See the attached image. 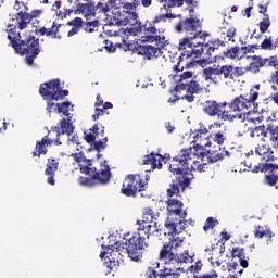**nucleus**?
<instances>
[{"label":"nucleus","instance_id":"1","mask_svg":"<svg viewBox=\"0 0 278 278\" xmlns=\"http://www.w3.org/2000/svg\"><path fill=\"white\" fill-rule=\"evenodd\" d=\"M203 155V152H197L192 149H182L178 155L174 156L169 162V170L175 175L169 188L167 189V197H179V193L185 191L191 184L188 173L198 170V173H205L207 170V163L201 164L199 161H193L194 157ZM193 161V162H192ZM190 162L192 164L190 165Z\"/></svg>","mask_w":278,"mask_h":278},{"label":"nucleus","instance_id":"2","mask_svg":"<svg viewBox=\"0 0 278 278\" xmlns=\"http://www.w3.org/2000/svg\"><path fill=\"white\" fill-rule=\"evenodd\" d=\"M157 215L153 212L151 207H146L142 215V220H137L138 232L132 235L125 243L121 241L115 242L114 249L118 250L122 255H128L131 262H142V253L149 243V237L151 236V229L154 224L155 230L152 232L153 235L160 233V229L157 228Z\"/></svg>","mask_w":278,"mask_h":278},{"label":"nucleus","instance_id":"3","mask_svg":"<svg viewBox=\"0 0 278 278\" xmlns=\"http://www.w3.org/2000/svg\"><path fill=\"white\" fill-rule=\"evenodd\" d=\"M72 157L77 164H79V172L87 177L80 176L78 178L79 186H85L86 188H94V186H105L110 182L112 178V172L110 170V165L101 163L99 167L92 165V159H86L84 152L73 153ZM85 162L86 165H81Z\"/></svg>","mask_w":278,"mask_h":278},{"label":"nucleus","instance_id":"4","mask_svg":"<svg viewBox=\"0 0 278 278\" xmlns=\"http://www.w3.org/2000/svg\"><path fill=\"white\" fill-rule=\"evenodd\" d=\"M203 37L186 36L179 39L178 49L182 51L178 58V62L174 65L176 73H181L185 68H194L197 59L203 55Z\"/></svg>","mask_w":278,"mask_h":278},{"label":"nucleus","instance_id":"5","mask_svg":"<svg viewBox=\"0 0 278 278\" xmlns=\"http://www.w3.org/2000/svg\"><path fill=\"white\" fill-rule=\"evenodd\" d=\"M8 40L15 53L26 55L25 62L28 66H34V60L40 55V39L29 35L26 40L21 39V33H10Z\"/></svg>","mask_w":278,"mask_h":278},{"label":"nucleus","instance_id":"6","mask_svg":"<svg viewBox=\"0 0 278 278\" xmlns=\"http://www.w3.org/2000/svg\"><path fill=\"white\" fill-rule=\"evenodd\" d=\"M168 217L165 227L168 229V236H177L186 231L188 222L186 216L188 213L184 211V202L177 199H168L166 201Z\"/></svg>","mask_w":278,"mask_h":278},{"label":"nucleus","instance_id":"7","mask_svg":"<svg viewBox=\"0 0 278 278\" xmlns=\"http://www.w3.org/2000/svg\"><path fill=\"white\" fill-rule=\"evenodd\" d=\"M244 67L235 66L232 64L213 65L203 70L205 81H215L217 77L224 81H233L244 75Z\"/></svg>","mask_w":278,"mask_h":278},{"label":"nucleus","instance_id":"8","mask_svg":"<svg viewBox=\"0 0 278 278\" xmlns=\"http://www.w3.org/2000/svg\"><path fill=\"white\" fill-rule=\"evenodd\" d=\"M260 93L255 90H250V93L240 94L236 97L231 102H226L228 114L233 112H241V114H251V112H257V99Z\"/></svg>","mask_w":278,"mask_h":278},{"label":"nucleus","instance_id":"9","mask_svg":"<svg viewBox=\"0 0 278 278\" xmlns=\"http://www.w3.org/2000/svg\"><path fill=\"white\" fill-rule=\"evenodd\" d=\"M149 188V182L140 176V174H128L122 185L121 192L124 197H132L136 199L138 192H144Z\"/></svg>","mask_w":278,"mask_h":278},{"label":"nucleus","instance_id":"10","mask_svg":"<svg viewBox=\"0 0 278 278\" xmlns=\"http://www.w3.org/2000/svg\"><path fill=\"white\" fill-rule=\"evenodd\" d=\"M225 108H227V102L218 103L216 100H207L204 102L203 112L207 116H217L220 121H229V123L242 118V114H229Z\"/></svg>","mask_w":278,"mask_h":278},{"label":"nucleus","instance_id":"11","mask_svg":"<svg viewBox=\"0 0 278 278\" xmlns=\"http://www.w3.org/2000/svg\"><path fill=\"white\" fill-rule=\"evenodd\" d=\"M148 42H160L157 47L151 45H141L137 47L138 55H142L144 60H153L155 58H162V49H164V41L166 37L164 36H147Z\"/></svg>","mask_w":278,"mask_h":278},{"label":"nucleus","instance_id":"12","mask_svg":"<svg viewBox=\"0 0 278 278\" xmlns=\"http://www.w3.org/2000/svg\"><path fill=\"white\" fill-rule=\"evenodd\" d=\"M175 29L178 34H186V36H191L195 38H205L210 36L207 33L201 30V22L193 17L181 20L175 25Z\"/></svg>","mask_w":278,"mask_h":278},{"label":"nucleus","instance_id":"13","mask_svg":"<svg viewBox=\"0 0 278 278\" xmlns=\"http://www.w3.org/2000/svg\"><path fill=\"white\" fill-rule=\"evenodd\" d=\"M252 173H263V184L278 190V164H260L252 168Z\"/></svg>","mask_w":278,"mask_h":278},{"label":"nucleus","instance_id":"14","mask_svg":"<svg viewBox=\"0 0 278 278\" xmlns=\"http://www.w3.org/2000/svg\"><path fill=\"white\" fill-rule=\"evenodd\" d=\"M60 128L55 127V129L48 131V135L45 136L40 141H37L35 151L33 152V157H40V155H47V147H51V144H55L60 147L62 141H60Z\"/></svg>","mask_w":278,"mask_h":278},{"label":"nucleus","instance_id":"15","mask_svg":"<svg viewBox=\"0 0 278 278\" xmlns=\"http://www.w3.org/2000/svg\"><path fill=\"white\" fill-rule=\"evenodd\" d=\"M31 23V15L27 12H18L15 17L12 18V23L9 24L7 27V33L8 36H10V34H18L16 27L23 31V29H27V25H29Z\"/></svg>","mask_w":278,"mask_h":278},{"label":"nucleus","instance_id":"16","mask_svg":"<svg viewBox=\"0 0 278 278\" xmlns=\"http://www.w3.org/2000/svg\"><path fill=\"white\" fill-rule=\"evenodd\" d=\"M181 244H184V238L173 237V239L163 244L159 254L160 260L166 262L167 260L175 257L177 255L175 251H177Z\"/></svg>","mask_w":278,"mask_h":278},{"label":"nucleus","instance_id":"17","mask_svg":"<svg viewBox=\"0 0 278 278\" xmlns=\"http://www.w3.org/2000/svg\"><path fill=\"white\" fill-rule=\"evenodd\" d=\"M192 261V256H190L188 250H186L182 254H176L172 258H167V261L164 262L165 265L163 268H170V270L175 273H177V270L184 271L180 264H190Z\"/></svg>","mask_w":278,"mask_h":278},{"label":"nucleus","instance_id":"18","mask_svg":"<svg viewBox=\"0 0 278 278\" xmlns=\"http://www.w3.org/2000/svg\"><path fill=\"white\" fill-rule=\"evenodd\" d=\"M59 88L60 79H53L40 85L39 94L45 99V101H55Z\"/></svg>","mask_w":278,"mask_h":278},{"label":"nucleus","instance_id":"19","mask_svg":"<svg viewBox=\"0 0 278 278\" xmlns=\"http://www.w3.org/2000/svg\"><path fill=\"white\" fill-rule=\"evenodd\" d=\"M207 134L208 131H207V128L205 127L194 130L191 134V137L193 139L192 142L194 143V146L189 149H192V151H195V152H202L203 147H210L212 143L207 142V138H210V135Z\"/></svg>","mask_w":278,"mask_h":278},{"label":"nucleus","instance_id":"20","mask_svg":"<svg viewBox=\"0 0 278 278\" xmlns=\"http://www.w3.org/2000/svg\"><path fill=\"white\" fill-rule=\"evenodd\" d=\"M164 160H170V154L162 155L160 153L151 152L150 154H147L143 157L142 164L147 166H151L152 170H155V168H157L159 170H162V166H163L162 162H164Z\"/></svg>","mask_w":278,"mask_h":278},{"label":"nucleus","instance_id":"21","mask_svg":"<svg viewBox=\"0 0 278 278\" xmlns=\"http://www.w3.org/2000/svg\"><path fill=\"white\" fill-rule=\"evenodd\" d=\"M218 37L224 40L226 45L227 42H236V39H233L236 38V26L231 22L224 20L218 29Z\"/></svg>","mask_w":278,"mask_h":278},{"label":"nucleus","instance_id":"22","mask_svg":"<svg viewBox=\"0 0 278 278\" xmlns=\"http://www.w3.org/2000/svg\"><path fill=\"white\" fill-rule=\"evenodd\" d=\"M223 125L220 123L215 122L208 126V130L211 131L210 137L213 142H216L219 147L227 142V131L225 129L220 130Z\"/></svg>","mask_w":278,"mask_h":278},{"label":"nucleus","instance_id":"23","mask_svg":"<svg viewBox=\"0 0 278 278\" xmlns=\"http://www.w3.org/2000/svg\"><path fill=\"white\" fill-rule=\"evenodd\" d=\"M255 153L256 155H260V157H262L261 159L262 162L255 166H260V164H273L269 162H275V160H277L275 155H273L274 154L273 149H270V147L266 144L257 146L255 148Z\"/></svg>","mask_w":278,"mask_h":278},{"label":"nucleus","instance_id":"24","mask_svg":"<svg viewBox=\"0 0 278 278\" xmlns=\"http://www.w3.org/2000/svg\"><path fill=\"white\" fill-rule=\"evenodd\" d=\"M174 90L175 92L186 90L187 94H199L201 92V86L197 80H190L189 83L178 81Z\"/></svg>","mask_w":278,"mask_h":278},{"label":"nucleus","instance_id":"25","mask_svg":"<svg viewBox=\"0 0 278 278\" xmlns=\"http://www.w3.org/2000/svg\"><path fill=\"white\" fill-rule=\"evenodd\" d=\"M220 47H227V43L224 41V39L217 37V38H212L208 41H204L203 43V53H205L206 50V55H212L214 51H218Z\"/></svg>","mask_w":278,"mask_h":278},{"label":"nucleus","instance_id":"26","mask_svg":"<svg viewBox=\"0 0 278 278\" xmlns=\"http://www.w3.org/2000/svg\"><path fill=\"white\" fill-rule=\"evenodd\" d=\"M206 157L208 162H220V160H225V157H229V151L225 149H220V147H214L207 150Z\"/></svg>","mask_w":278,"mask_h":278},{"label":"nucleus","instance_id":"27","mask_svg":"<svg viewBox=\"0 0 278 278\" xmlns=\"http://www.w3.org/2000/svg\"><path fill=\"white\" fill-rule=\"evenodd\" d=\"M254 238L262 240V238H267V244L273 243V238H275V233L270 229H264L263 226L254 227Z\"/></svg>","mask_w":278,"mask_h":278},{"label":"nucleus","instance_id":"28","mask_svg":"<svg viewBox=\"0 0 278 278\" xmlns=\"http://www.w3.org/2000/svg\"><path fill=\"white\" fill-rule=\"evenodd\" d=\"M232 260H236V257L240 262V266L242 268H249V261H247V256L244 255V248L235 247L230 251Z\"/></svg>","mask_w":278,"mask_h":278},{"label":"nucleus","instance_id":"29","mask_svg":"<svg viewBox=\"0 0 278 278\" xmlns=\"http://www.w3.org/2000/svg\"><path fill=\"white\" fill-rule=\"evenodd\" d=\"M156 21H157V16H155L154 20L150 22H146L143 26L139 22V26L137 27L136 31L137 33L144 31V34H157V28L155 27V25L162 22L161 21L156 22Z\"/></svg>","mask_w":278,"mask_h":278},{"label":"nucleus","instance_id":"30","mask_svg":"<svg viewBox=\"0 0 278 278\" xmlns=\"http://www.w3.org/2000/svg\"><path fill=\"white\" fill-rule=\"evenodd\" d=\"M75 14H84L85 18H88L89 16H96L97 13L94 10V3H78Z\"/></svg>","mask_w":278,"mask_h":278},{"label":"nucleus","instance_id":"31","mask_svg":"<svg viewBox=\"0 0 278 278\" xmlns=\"http://www.w3.org/2000/svg\"><path fill=\"white\" fill-rule=\"evenodd\" d=\"M252 60H253V62H251L250 64H249V66H245V67H243L245 71H244V75L247 74V73H249V71L251 72V73H260V68H263V65H262V56H257V55H254V56H252Z\"/></svg>","mask_w":278,"mask_h":278},{"label":"nucleus","instance_id":"32","mask_svg":"<svg viewBox=\"0 0 278 278\" xmlns=\"http://www.w3.org/2000/svg\"><path fill=\"white\" fill-rule=\"evenodd\" d=\"M261 49L264 51H274V49H278V35L275 36V42H273V36L265 38L261 43Z\"/></svg>","mask_w":278,"mask_h":278},{"label":"nucleus","instance_id":"33","mask_svg":"<svg viewBox=\"0 0 278 278\" xmlns=\"http://www.w3.org/2000/svg\"><path fill=\"white\" fill-rule=\"evenodd\" d=\"M59 125L61 127V131H60L61 136H64V134H67V136H71V134H73V131L75 129V127L73 126V123H71V119H68V118L61 119L59 122Z\"/></svg>","mask_w":278,"mask_h":278},{"label":"nucleus","instance_id":"34","mask_svg":"<svg viewBox=\"0 0 278 278\" xmlns=\"http://www.w3.org/2000/svg\"><path fill=\"white\" fill-rule=\"evenodd\" d=\"M114 247H116V243H114L113 245H108V247L102 244V249L104 251H102L100 253L101 260L105 258V255H108V253H110V255H112V253H118V255H121V257H125V255H127V257H129V254H122L121 251L116 250V248H114Z\"/></svg>","mask_w":278,"mask_h":278},{"label":"nucleus","instance_id":"35","mask_svg":"<svg viewBox=\"0 0 278 278\" xmlns=\"http://www.w3.org/2000/svg\"><path fill=\"white\" fill-rule=\"evenodd\" d=\"M38 31L40 36H51L52 38H58V31H60V28L58 25L53 24L51 28L41 27Z\"/></svg>","mask_w":278,"mask_h":278},{"label":"nucleus","instance_id":"36","mask_svg":"<svg viewBox=\"0 0 278 278\" xmlns=\"http://www.w3.org/2000/svg\"><path fill=\"white\" fill-rule=\"evenodd\" d=\"M112 8H114V4L110 3V0L105 3L99 2L97 5H94L96 13L98 12V14H108Z\"/></svg>","mask_w":278,"mask_h":278},{"label":"nucleus","instance_id":"37","mask_svg":"<svg viewBox=\"0 0 278 278\" xmlns=\"http://www.w3.org/2000/svg\"><path fill=\"white\" fill-rule=\"evenodd\" d=\"M127 25H130V27H134V25H140V23H138V13H136V12L126 13V20L124 22V27H127Z\"/></svg>","mask_w":278,"mask_h":278},{"label":"nucleus","instance_id":"38","mask_svg":"<svg viewBox=\"0 0 278 278\" xmlns=\"http://www.w3.org/2000/svg\"><path fill=\"white\" fill-rule=\"evenodd\" d=\"M58 165L59 163L55 162V159H49L45 175H55V173L58 172Z\"/></svg>","mask_w":278,"mask_h":278},{"label":"nucleus","instance_id":"39","mask_svg":"<svg viewBox=\"0 0 278 278\" xmlns=\"http://www.w3.org/2000/svg\"><path fill=\"white\" fill-rule=\"evenodd\" d=\"M181 275L177 271H173L170 268L160 269V278H179Z\"/></svg>","mask_w":278,"mask_h":278},{"label":"nucleus","instance_id":"40","mask_svg":"<svg viewBox=\"0 0 278 278\" xmlns=\"http://www.w3.org/2000/svg\"><path fill=\"white\" fill-rule=\"evenodd\" d=\"M106 148H108V137H104L102 140L94 141L91 144V149H93L98 153H101V151H103V149H106Z\"/></svg>","mask_w":278,"mask_h":278},{"label":"nucleus","instance_id":"41","mask_svg":"<svg viewBox=\"0 0 278 278\" xmlns=\"http://www.w3.org/2000/svg\"><path fill=\"white\" fill-rule=\"evenodd\" d=\"M262 66L263 68L264 67H273V68H276L278 67V60H277V56L276 55H273L270 58H265L263 59L262 58Z\"/></svg>","mask_w":278,"mask_h":278},{"label":"nucleus","instance_id":"42","mask_svg":"<svg viewBox=\"0 0 278 278\" xmlns=\"http://www.w3.org/2000/svg\"><path fill=\"white\" fill-rule=\"evenodd\" d=\"M261 34H266L268 31V28L270 27V17L268 15H265L263 17V21L258 24Z\"/></svg>","mask_w":278,"mask_h":278},{"label":"nucleus","instance_id":"43","mask_svg":"<svg viewBox=\"0 0 278 278\" xmlns=\"http://www.w3.org/2000/svg\"><path fill=\"white\" fill-rule=\"evenodd\" d=\"M267 131L269 132L270 141L278 144V125L276 127L270 124L267 125Z\"/></svg>","mask_w":278,"mask_h":278},{"label":"nucleus","instance_id":"44","mask_svg":"<svg viewBox=\"0 0 278 278\" xmlns=\"http://www.w3.org/2000/svg\"><path fill=\"white\" fill-rule=\"evenodd\" d=\"M114 16L116 18V25H119L121 27L125 26V21H126L125 11H122L121 9H118V11L114 13Z\"/></svg>","mask_w":278,"mask_h":278},{"label":"nucleus","instance_id":"45","mask_svg":"<svg viewBox=\"0 0 278 278\" xmlns=\"http://www.w3.org/2000/svg\"><path fill=\"white\" fill-rule=\"evenodd\" d=\"M218 225V220L214 219V217H208L203 226L204 231H210V229H214Z\"/></svg>","mask_w":278,"mask_h":278},{"label":"nucleus","instance_id":"46","mask_svg":"<svg viewBox=\"0 0 278 278\" xmlns=\"http://www.w3.org/2000/svg\"><path fill=\"white\" fill-rule=\"evenodd\" d=\"M138 8V4L136 2H123L122 3V9H119L122 12H125V14L132 12L131 10H136Z\"/></svg>","mask_w":278,"mask_h":278},{"label":"nucleus","instance_id":"47","mask_svg":"<svg viewBox=\"0 0 278 278\" xmlns=\"http://www.w3.org/2000/svg\"><path fill=\"white\" fill-rule=\"evenodd\" d=\"M90 131H92L91 134H93V136H96V138H99V136H101V138H103V136H105V127L102 126V129L100 130L99 124H94L90 128Z\"/></svg>","mask_w":278,"mask_h":278},{"label":"nucleus","instance_id":"48","mask_svg":"<svg viewBox=\"0 0 278 278\" xmlns=\"http://www.w3.org/2000/svg\"><path fill=\"white\" fill-rule=\"evenodd\" d=\"M104 114H110L103 106L102 109L99 106H96L94 114L92 115L93 121H99V116H103Z\"/></svg>","mask_w":278,"mask_h":278},{"label":"nucleus","instance_id":"49","mask_svg":"<svg viewBox=\"0 0 278 278\" xmlns=\"http://www.w3.org/2000/svg\"><path fill=\"white\" fill-rule=\"evenodd\" d=\"M53 100H48L47 101V108H46V110H47V112H48V114H52V112H58V108H60V103H53L52 102Z\"/></svg>","mask_w":278,"mask_h":278},{"label":"nucleus","instance_id":"50","mask_svg":"<svg viewBox=\"0 0 278 278\" xmlns=\"http://www.w3.org/2000/svg\"><path fill=\"white\" fill-rule=\"evenodd\" d=\"M167 8H181L184 0H164Z\"/></svg>","mask_w":278,"mask_h":278},{"label":"nucleus","instance_id":"51","mask_svg":"<svg viewBox=\"0 0 278 278\" xmlns=\"http://www.w3.org/2000/svg\"><path fill=\"white\" fill-rule=\"evenodd\" d=\"M167 18H177V15H175L173 13L156 15V22L160 21L161 23H166Z\"/></svg>","mask_w":278,"mask_h":278},{"label":"nucleus","instance_id":"52","mask_svg":"<svg viewBox=\"0 0 278 278\" xmlns=\"http://www.w3.org/2000/svg\"><path fill=\"white\" fill-rule=\"evenodd\" d=\"M146 278H160V269L155 270L153 267H149L146 273Z\"/></svg>","mask_w":278,"mask_h":278},{"label":"nucleus","instance_id":"53","mask_svg":"<svg viewBox=\"0 0 278 278\" xmlns=\"http://www.w3.org/2000/svg\"><path fill=\"white\" fill-rule=\"evenodd\" d=\"M64 97H68V90L67 89L62 90V87H60V85H59L55 101H62L64 99Z\"/></svg>","mask_w":278,"mask_h":278},{"label":"nucleus","instance_id":"54","mask_svg":"<svg viewBox=\"0 0 278 278\" xmlns=\"http://www.w3.org/2000/svg\"><path fill=\"white\" fill-rule=\"evenodd\" d=\"M239 52H240V49L238 47L231 48L227 51L226 58H230L231 60H235V58H238Z\"/></svg>","mask_w":278,"mask_h":278},{"label":"nucleus","instance_id":"55","mask_svg":"<svg viewBox=\"0 0 278 278\" xmlns=\"http://www.w3.org/2000/svg\"><path fill=\"white\" fill-rule=\"evenodd\" d=\"M192 75L193 74L191 71L184 72L180 75V79L178 81H182V84H188V79H192Z\"/></svg>","mask_w":278,"mask_h":278},{"label":"nucleus","instance_id":"56","mask_svg":"<svg viewBox=\"0 0 278 278\" xmlns=\"http://www.w3.org/2000/svg\"><path fill=\"white\" fill-rule=\"evenodd\" d=\"M83 23L84 21L80 17H75L74 20L70 21L67 25H71L72 27H76V29H79Z\"/></svg>","mask_w":278,"mask_h":278},{"label":"nucleus","instance_id":"57","mask_svg":"<svg viewBox=\"0 0 278 278\" xmlns=\"http://www.w3.org/2000/svg\"><path fill=\"white\" fill-rule=\"evenodd\" d=\"M70 108H71V102L65 101V102L59 103L56 112L59 114H62V112L68 110Z\"/></svg>","mask_w":278,"mask_h":278},{"label":"nucleus","instance_id":"58","mask_svg":"<svg viewBox=\"0 0 278 278\" xmlns=\"http://www.w3.org/2000/svg\"><path fill=\"white\" fill-rule=\"evenodd\" d=\"M85 140L88 144H94L97 141V136H94L92 132L85 134Z\"/></svg>","mask_w":278,"mask_h":278},{"label":"nucleus","instance_id":"59","mask_svg":"<svg viewBox=\"0 0 278 278\" xmlns=\"http://www.w3.org/2000/svg\"><path fill=\"white\" fill-rule=\"evenodd\" d=\"M104 45V49H106L109 53H114V51H116V48L112 45V41L105 39Z\"/></svg>","mask_w":278,"mask_h":278},{"label":"nucleus","instance_id":"60","mask_svg":"<svg viewBox=\"0 0 278 278\" xmlns=\"http://www.w3.org/2000/svg\"><path fill=\"white\" fill-rule=\"evenodd\" d=\"M252 134H257V136H264V134H266V126L262 125L256 127Z\"/></svg>","mask_w":278,"mask_h":278},{"label":"nucleus","instance_id":"61","mask_svg":"<svg viewBox=\"0 0 278 278\" xmlns=\"http://www.w3.org/2000/svg\"><path fill=\"white\" fill-rule=\"evenodd\" d=\"M180 99L182 101H187L188 103H194V93L185 94Z\"/></svg>","mask_w":278,"mask_h":278},{"label":"nucleus","instance_id":"62","mask_svg":"<svg viewBox=\"0 0 278 278\" xmlns=\"http://www.w3.org/2000/svg\"><path fill=\"white\" fill-rule=\"evenodd\" d=\"M270 79L273 84H276V86H278V66L275 68V72L271 74Z\"/></svg>","mask_w":278,"mask_h":278},{"label":"nucleus","instance_id":"63","mask_svg":"<svg viewBox=\"0 0 278 278\" xmlns=\"http://www.w3.org/2000/svg\"><path fill=\"white\" fill-rule=\"evenodd\" d=\"M40 14H42V10H34V11H31V13H29L30 21H34V18H38V16H40Z\"/></svg>","mask_w":278,"mask_h":278},{"label":"nucleus","instance_id":"64","mask_svg":"<svg viewBox=\"0 0 278 278\" xmlns=\"http://www.w3.org/2000/svg\"><path fill=\"white\" fill-rule=\"evenodd\" d=\"M195 278H218V274L214 271L213 274H204L202 276H195Z\"/></svg>","mask_w":278,"mask_h":278}]
</instances>
